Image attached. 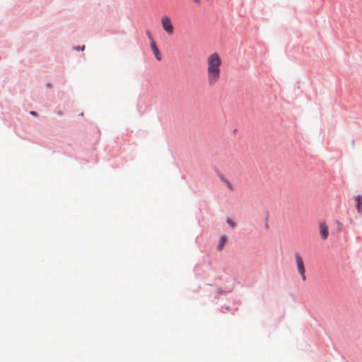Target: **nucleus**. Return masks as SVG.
I'll return each instance as SVG.
<instances>
[{
	"instance_id": "nucleus-2",
	"label": "nucleus",
	"mask_w": 362,
	"mask_h": 362,
	"mask_svg": "<svg viewBox=\"0 0 362 362\" xmlns=\"http://www.w3.org/2000/svg\"><path fill=\"white\" fill-rule=\"evenodd\" d=\"M160 23L168 35H172L174 33V26L170 16L163 15L160 18Z\"/></svg>"
},
{
	"instance_id": "nucleus-7",
	"label": "nucleus",
	"mask_w": 362,
	"mask_h": 362,
	"mask_svg": "<svg viewBox=\"0 0 362 362\" xmlns=\"http://www.w3.org/2000/svg\"><path fill=\"white\" fill-rule=\"evenodd\" d=\"M362 195H358L356 197L355 200L356 202V209L358 213L362 212Z\"/></svg>"
},
{
	"instance_id": "nucleus-10",
	"label": "nucleus",
	"mask_w": 362,
	"mask_h": 362,
	"mask_svg": "<svg viewBox=\"0 0 362 362\" xmlns=\"http://www.w3.org/2000/svg\"><path fill=\"white\" fill-rule=\"evenodd\" d=\"M84 49H85V46L84 45H83L81 47H76V50H82L83 51V50H84Z\"/></svg>"
},
{
	"instance_id": "nucleus-5",
	"label": "nucleus",
	"mask_w": 362,
	"mask_h": 362,
	"mask_svg": "<svg viewBox=\"0 0 362 362\" xmlns=\"http://www.w3.org/2000/svg\"><path fill=\"white\" fill-rule=\"evenodd\" d=\"M151 47L157 60L160 61L162 59L161 54L156 46V42L152 40L151 42Z\"/></svg>"
},
{
	"instance_id": "nucleus-3",
	"label": "nucleus",
	"mask_w": 362,
	"mask_h": 362,
	"mask_svg": "<svg viewBox=\"0 0 362 362\" xmlns=\"http://www.w3.org/2000/svg\"><path fill=\"white\" fill-rule=\"evenodd\" d=\"M295 258H296L298 271L301 276L302 280L303 281H305L306 280V276H305V266H304V262H303V258L298 253H296L295 255Z\"/></svg>"
},
{
	"instance_id": "nucleus-9",
	"label": "nucleus",
	"mask_w": 362,
	"mask_h": 362,
	"mask_svg": "<svg viewBox=\"0 0 362 362\" xmlns=\"http://www.w3.org/2000/svg\"><path fill=\"white\" fill-rule=\"evenodd\" d=\"M224 182H226V184L227 185L228 187L230 189V190H233V185L228 180H224Z\"/></svg>"
},
{
	"instance_id": "nucleus-13",
	"label": "nucleus",
	"mask_w": 362,
	"mask_h": 362,
	"mask_svg": "<svg viewBox=\"0 0 362 362\" xmlns=\"http://www.w3.org/2000/svg\"><path fill=\"white\" fill-rule=\"evenodd\" d=\"M195 3L197 4H199L200 3V0H193Z\"/></svg>"
},
{
	"instance_id": "nucleus-11",
	"label": "nucleus",
	"mask_w": 362,
	"mask_h": 362,
	"mask_svg": "<svg viewBox=\"0 0 362 362\" xmlns=\"http://www.w3.org/2000/svg\"><path fill=\"white\" fill-rule=\"evenodd\" d=\"M30 115H34V116H37V115L35 111H30Z\"/></svg>"
},
{
	"instance_id": "nucleus-8",
	"label": "nucleus",
	"mask_w": 362,
	"mask_h": 362,
	"mask_svg": "<svg viewBox=\"0 0 362 362\" xmlns=\"http://www.w3.org/2000/svg\"><path fill=\"white\" fill-rule=\"evenodd\" d=\"M227 223L232 228H235V223L231 220L230 218H228L227 219Z\"/></svg>"
},
{
	"instance_id": "nucleus-6",
	"label": "nucleus",
	"mask_w": 362,
	"mask_h": 362,
	"mask_svg": "<svg viewBox=\"0 0 362 362\" xmlns=\"http://www.w3.org/2000/svg\"><path fill=\"white\" fill-rule=\"evenodd\" d=\"M226 240H227V238L225 235H222L220 238L218 245H217L218 250L221 251L223 250V246H224L225 243H226Z\"/></svg>"
},
{
	"instance_id": "nucleus-4",
	"label": "nucleus",
	"mask_w": 362,
	"mask_h": 362,
	"mask_svg": "<svg viewBox=\"0 0 362 362\" xmlns=\"http://www.w3.org/2000/svg\"><path fill=\"white\" fill-rule=\"evenodd\" d=\"M319 228H320V235H321L322 238L324 240L327 239V238L329 235V231H328V227L327 226L325 223H324V222L320 223L319 225Z\"/></svg>"
},
{
	"instance_id": "nucleus-1",
	"label": "nucleus",
	"mask_w": 362,
	"mask_h": 362,
	"mask_svg": "<svg viewBox=\"0 0 362 362\" xmlns=\"http://www.w3.org/2000/svg\"><path fill=\"white\" fill-rule=\"evenodd\" d=\"M222 60L217 52L212 53L206 59V81L209 86H215L221 78Z\"/></svg>"
},
{
	"instance_id": "nucleus-12",
	"label": "nucleus",
	"mask_w": 362,
	"mask_h": 362,
	"mask_svg": "<svg viewBox=\"0 0 362 362\" xmlns=\"http://www.w3.org/2000/svg\"><path fill=\"white\" fill-rule=\"evenodd\" d=\"M147 35L149 37V38L152 40H153L152 39V36H151V33L149 31H147Z\"/></svg>"
}]
</instances>
